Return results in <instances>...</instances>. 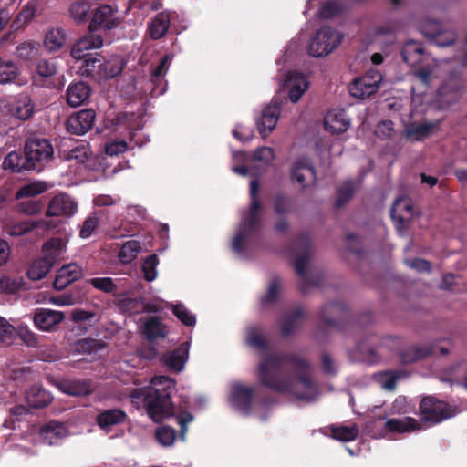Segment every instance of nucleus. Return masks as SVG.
<instances>
[{
  "instance_id": "f704fd0d",
  "label": "nucleus",
  "mask_w": 467,
  "mask_h": 467,
  "mask_svg": "<svg viewBox=\"0 0 467 467\" xmlns=\"http://www.w3.org/2000/svg\"><path fill=\"white\" fill-rule=\"evenodd\" d=\"M438 125L439 121L435 123L411 124L406 130V137L411 140L421 141L428 138Z\"/></svg>"
},
{
  "instance_id": "f3484780",
  "label": "nucleus",
  "mask_w": 467,
  "mask_h": 467,
  "mask_svg": "<svg viewBox=\"0 0 467 467\" xmlns=\"http://www.w3.org/2000/svg\"><path fill=\"white\" fill-rule=\"evenodd\" d=\"M282 102L274 100L266 106L257 119V129L263 138H265L275 128L281 113Z\"/></svg>"
},
{
  "instance_id": "774afa93",
  "label": "nucleus",
  "mask_w": 467,
  "mask_h": 467,
  "mask_svg": "<svg viewBox=\"0 0 467 467\" xmlns=\"http://www.w3.org/2000/svg\"><path fill=\"white\" fill-rule=\"evenodd\" d=\"M168 55L164 56L161 58L157 67L153 69L151 74V81L152 83H157L161 80V78L164 77L168 70Z\"/></svg>"
},
{
  "instance_id": "4d7b16f0",
  "label": "nucleus",
  "mask_w": 467,
  "mask_h": 467,
  "mask_svg": "<svg viewBox=\"0 0 467 467\" xmlns=\"http://www.w3.org/2000/svg\"><path fill=\"white\" fill-rule=\"evenodd\" d=\"M341 11L342 7L337 2L327 1L321 5L319 15L322 18L329 19L339 15Z\"/></svg>"
},
{
  "instance_id": "39448f33",
  "label": "nucleus",
  "mask_w": 467,
  "mask_h": 467,
  "mask_svg": "<svg viewBox=\"0 0 467 467\" xmlns=\"http://www.w3.org/2000/svg\"><path fill=\"white\" fill-rule=\"evenodd\" d=\"M420 424L434 426L453 416L450 404L434 396L422 398L419 406Z\"/></svg>"
},
{
  "instance_id": "bb28decb",
  "label": "nucleus",
  "mask_w": 467,
  "mask_h": 467,
  "mask_svg": "<svg viewBox=\"0 0 467 467\" xmlns=\"http://www.w3.org/2000/svg\"><path fill=\"white\" fill-rule=\"evenodd\" d=\"M350 121L346 118L342 109L330 111L324 119V126L327 131L333 134H341L348 130Z\"/></svg>"
},
{
  "instance_id": "de8ad7c7",
  "label": "nucleus",
  "mask_w": 467,
  "mask_h": 467,
  "mask_svg": "<svg viewBox=\"0 0 467 467\" xmlns=\"http://www.w3.org/2000/svg\"><path fill=\"white\" fill-rule=\"evenodd\" d=\"M17 73L18 68L13 61L0 57V84L13 81Z\"/></svg>"
},
{
  "instance_id": "a878e982",
  "label": "nucleus",
  "mask_w": 467,
  "mask_h": 467,
  "mask_svg": "<svg viewBox=\"0 0 467 467\" xmlns=\"http://www.w3.org/2000/svg\"><path fill=\"white\" fill-rule=\"evenodd\" d=\"M127 414L120 409H109L99 412L96 417L98 426L109 432L112 426L123 423Z\"/></svg>"
},
{
  "instance_id": "c756f323",
  "label": "nucleus",
  "mask_w": 467,
  "mask_h": 467,
  "mask_svg": "<svg viewBox=\"0 0 467 467\" xmlns=\"http://www.w3.org/2000/svg\"><path fill=\"white\" fill-rule=\"evenodd\" d=\"M385 429L389 432H412L421 430V424L412 417H405L403 419H389L385 422Z\"/></svg>"
},
{
  "instance_id": "6e6552de",
  "label": "nucleus",
  "mask_w": 467,
  "mask_h": 467,
  "mask_svg": "<svg viewBox=\"0 0 467 467\" xmlns=\"http://www.w3.org/2000/svg\"><path fill=\"white\" fill-rule=\"evenodd\" d=\"M382 78L379 70L370 69L352 81L349 86V93L357 99L368 98L379 90Z\"/></svg>"
},
{
  "instance_id": "a18cd8bd",
  "label": "nucleus",
  "mask_w": 467,
  "mask_h": 467,
  "mask_svg": "<svg viewBox=\"0 0 467 467\" xmlns=\"http://www.w3.org/2000/svg\"><path fill=\"white\" fill-rule=\"evenodd\" d=\"M47 190V185L41 182H30L23 185L16 193V198L21 200L24 198L34 197L43 193Z\"/></svg>"
},
{
  "instance_id": "f8f14e48",
  "label": "nucleus",
  "mask_w": 467,
  "mask_h": 467,
  "mask_svg": "<svg viewBox=\"0 0 467 467\" xmlns=\"http://www.w3.org/2000/svg\"><path fill=\"white\" fill-rule=\"evenodd\" d=\"M421 33L438 47H449L455 43L456 35L445 29L437 21H428L420 26Z\"/></svg>"
},
{
  "instance_id": "58836bf2",
  "label": "nucleus",
  "mask_w": 467,
  "mask_h": 467,
  "mask_svg": "<svg viewBox=\"0 0 467 467\" xmlns=\"http://www.w3.org/2000/svg\"><path fill=\"white\" fill-rule=\"evenodd\" d=\"M12 114L19 119L26 120L34 113V104L27 97L19 99L12 107Z\"/></svg>"
},
{
  "instance_id": "7c9ffc66",
  "label": "nucleus",
  "mask_w": 467,
  "mask_h": 467,
  "mask_svg": "<svg viewBox=\"0 0 467 467\" xmlns=\"http://www.w3.org/2000/svg\"><path fill=\"white\" fill-rule=\"evenodd\" d=\"M68 14L76 24H86L92 16L91 3L88 0H75L69 5Z\"/></svg>"
},
{
  "instance_id": "864d4df0",
  "label": "nucleus",
  "mask_w": 467,
  "mask_h": 467,
  "mask_svg": "<svg viewBox=\"0 0 467 467\" xmlns=\"http://www.w3.org/2000/svg\"><path fill=\"white\" fill-rule=\"evenodd\" d=\"M99 224V219L96 212L92 213L89 216H88L79 231V236L82 239H87L92 235L95 230L98 228Z\"/></svg>"
},
{
  "instance_id": "72a5a7b5",
  "label": "nucleus",
  "mask_w": 467,
  "mask_h": 467,
  "mask_svg": "<svg viewBox=\"0 0 467 467\" xmlns=\"http://www.w3.org/2000/svg\"><path fill=\"white\" fill-rule=\"evenodd\" d=\"M430 347L414 345L404 348L400 354V361L403 364H411L423 359L431 354Z\"/></svg>"
},
{
  "instance_id": "4c0bfd02",
  "label": "nucleus",
  "mask_w": 467,
  "mask_h": 467,
  "mask_svg": "<svg viewBox=\"0 0 467 467\" xmlns=\"http://www.w3.org/2000/svg\"><path fill=\"white\" fill-rule=\"evenodd\" d=\"M330 430L332 437L342 441H354L359 433L358 427L355 423L350 426H331Z\"/></svg>"
},
{
  "instance_id": "a211bd4d",
  "label": "nucleus",
  "mask_w": 467,
  "mask_h": 467,
  "mask_svg": "<svg viewBox=\"0 0 467 467\" xmlns=\"http://www.w3.org/2000/svg\"><path fill=\"white\" fill-rule=\"evenodd\" d=\"M189 343L183 342L175 349L164 353L161 357V362L170 370L181 372L189 358Z\"/></svg>"
},
{
  "instance_id": "473e14b6",
  "label": "nucleus",
  "mask_w": 467,
  "mask_h": 467,
  "mask_svg": "<svg viewBox=\"0 0 467 467\" xmlns=\"http://www.w3.org/2000/svg\"><path fill=\"white\" fill-rule=\"evenodd\" d=\"M171 18L165 12L158 13L149 25V36L151 39L157 40L163 37L169 27Z\"/></svg>"
},
{
  "instance_id": "680f3d73",
  "label": "nucleus",
  "mask_w": 467,
  "mask_h": 467,
  "mask_svg": "<svg viewBox=\"0 0 467 467\" xmlns=\"http://www.w3.org/2000/svg\"><path fill=\"white\" fill-rule=\"evenodd\" d=\"M36 72L44 78L51 77L57 72L56 65L50 60L40 59L36 65Z\"/></svg>"
},
{
  "instance_id": "ddd939ff",
  "label": "nucleus",
  "mask_w": 467,
  "mask_h": 467,
  "mask_svg": "<svg viewBox=\"0 0 467 467\" xmlns=\"http://www.w3.org/2000/svg\"><path fill=\"white\" fill-rule=\"evenodd\" d=\"M95 119V110L92 109H81L68 117L66 122L67 130L73 135H84L92 129Z\"/></svg>"
},
{
  "instance_id": "603ef678",
  "label": "nucleus",
  "mask_w": 467,
  "mask_h": 467,
  "mask_svg": "<svg viewBox=\"0 0 467 467\" xmlns=\"http://www.w3.org/2000/svg\"><path fill=\"white\" fill-rule=\"evenodd\" d=\"M173 315L187 327H192L196 323V317L182 304L172 305Z\"/></svg>"
},
{
  "instance_id": "09e8293b",
  "label": "nucleus",
  "mask_w": 467,
  "mask_h": 467,
  "mask_svg": "<svg viewBox=\"0 0 467 467\" xmlns=\"http://www.w3.org/2000/svg\"><path fill=\"white\" fill-rule=\"evenodd\" d=\"M155 438L162 446H171L176 439V431L171 426L164 425L156 429Z\"/></svg>"
},
{
  "instance_id": "0e129e2a",
  "label": "nucleus",
  "mask_w": 467,
  "mask_h": 467,
  "mask_svg": "<svg viewBox=\"0 0 467 467\" xmlns=\"http://www.w3.org/2000/svg\"><path fill=\"white\" fill-rule=\"evenodd\" d=\"M36 53V45L33 42H24L17 47V55L20 58L29 60Z\"/></svg>"
},
{
  "instance_id": "cd10ccee",
  "label": "nucleus",
  "mask_w": 467,
  "mask_h": 467,
  "mask_svg": "<svg viewBox=\"0 0 467 467\" xmlns=\"http://www.w3.org/2000/svg\"><path fill=\"white\" fill-rule=\"evenodd\" d=\"M52 399L51 393L39 384H34L26 392L27 404L35 409L47 407L52 401Z\"/></svg>"
},
{
  "instance_id": "ea45409f",
  "label": "nucleus",
  "mask_w": 467,
  "mask_h": 467,
  "mask_svg": "<svg viewBox=\"0 0 467 467\" xmlns=\"http://www.w3.org/2000/svg\"><path fill=\"white\" fill-rule=\"evenodd\" d=\"M464 89L463 81L461 78L452 77L447 79L440 88V94L442 96L452 95L453 99L462 96Z\"/></svg>"
},
{
  "instance_id": "6e6d98bb",
  "label": "nucleus",
  "mask_w": 467,
  "mask_h": 467,
  "mask_svg": "<svg viewBox=\"0 0 467 467\" xmlns=\"http://www.w3.org/2000/svg\"><path fill=\"white\" fill-rule=\"evenodd\" d=\"M279 289L280 280L278 278H274L268 285L266 294L262 297V305L266 306L275 303L278 299Z\"/></svg>"
},
{
  "instance_id": "393cba45",
  "label": "nucleus",
  "mask_w": 467,
  "mask_h": 467,
  "mask_svg": "<svg viewBox=\"0 0 467 467\" xmlns=\"http://www.w3.org/2000/svg\"><path fill=\"white\" fill-rule=\"evenodd\" d=\"M306 313L302 307H296L285 314L281 319V334L286 337L299 329L301 321L305 318Z\"/></svg>"
},
{
  "instance_id": "052dcab7",
  "label": "nucleus",
  "mask_w": 467,
  "mask_h": 467,
  "mask_svg": "<svg viewBox=\"0 0 467 467\" xmlns=\"http://www.w3.org/2000/svg\"><path fill=\"white\" fill-rule=\"evenodd\" d=\"M17 333L21 340L27 346V347H37L38 345V339L36 336V334L31 331L26 326H19L17 329Z\"/></svg>"
},
{
  "instance_id": "37998d69",
  "label": "nucleus",
  "mask_w": 467,
  "mask_h": 467,
  "mask_svg": "<svg viewBox=\"0 0 467 467\" xmlns=\"http://www.w3.org/2000/svg\"><path fill=\"white\" fill-rule=\"evenodd\" d=\"M144 334L149 340H156L165 337L162 324L158 317H151L145 322Z\"/></svg>"
},
{
  "instance_id": "423d86ee",
  "label": "nucleus",
  "mask_w": 467,
  "mask_h": 467,
  "mask_svg": "<svg viewBox=\"0 0 467 467\" xmlns=\"http://www.w3.org/2000/svg\"><path fill=\"white\" fill-rule=\"evenodd\" d=\"M261 202H250L249 212L240 223V230L236 233L232 242V249L241 255L244 254V240L256 234L261 228Z\"/></svg>"
},
{
  "instance_id": "c03bdc74",
  "label": "nucleus",
  "mask_w": 467,
  "mask_h": 467,
  "mask_svg": "<svg viewBox=\"0 0 467 467\" xmlns=\"http://www.w3.org/2000/svg\"><path fill=\"white\" fill-rule=\"evenodd\" d=\"M90 157L88 144H80L69 150H64L63 158L66 161H75L77 163H84Z\"/></svg>"
},
{
  "instance_id": "20e7f679",
  "label": "nucleus",
  "mask_w": 467,
  "mask_h": 467,
  "mask_svg": "<svg viewBox=\"0 0 467 467\" xmlns=\"http://www.w3.org/2000/svg\"><path fill=\"white\" fill-rule=\"evenodd\" d=\"M289 253L295 258L294 266L296 273L301 278L299 290L302 294H306L309 286H319L322 283L320 276H313L306 271L310 258L311 238L307 234H300L291 241L288 246Z\"/></svg>"
},
{
  "instance_id": "412c9836",
  "label": "nucleus",
  "mask_w": 467,
  "mask_h": 467,
  "mask_svg": "<svg viewBox=\"0 0 467 467\" xmlns=\"http://www.w3.org/2000/svg\"><path fill=\"white\" fill-rule=\"evenodd\" d=\"M82 276V269L77 264H68L63 265L57 274L53 286L56 290L61 291L65 289L74 281Z\"/></svg>"
},
{
  "instance_id": "9d476101",
  "label": "nucleus",
  "mask_w": 467,
  "mask_h": 467,
  "mask_svg": "<svg viewBox=\"0 0 467 467\" xmlns=\"http://www.w3.org/2000/svg\"><path fill=\"white\" fill-rule=\"evenodd\" d=\"M290 178L292 183H298L305 192L317 183V172L309 159L300 158L292 166Z\"/></svg>"
},
{
  "instance_id": "6ab92c4d",
  "label": "nucleus",
  "mask_w": 467,
  "mask_h": 467,
  "mask_svg": "<svg viewBox=\"0 0 467 467\" xmlns=\"http://www.w3.org/2000/svg\"><path fill=\"white\" fill-rule=\"evenodd\" d=\"M88 30H89L88 28ZM103 39L97 32L88 31L86 36L78 40L71 48V56L75 59H82L88 56V51L101 47Z\"/></svg>"
},
{
  "instance_id": "c85d7f7f",
  "label": "nucleus",
  "mask_w": 467,
  "mask_h": 467,
  "mask_svg": "<svg viewBox=\"0 0 467 467\" xmlns=\"http://www.w3.org/2000/svg\"><path fill=\"white\" fill-rule=\"evenodd\" d=\"M66 426L57 420H50L40 429V437L48 445L57 444L58 440L66 436Z\"/></svg>"
},
{
  "instance_id": "9b49d317",
  "label": "nucleus",
  "mask_w": 467,
  "mask_h": 467,
  "mask_svg": "<svg viewBox=\"0 0 467 467\" xmlns=\"http://www.w3.org/2000/svg\"><path fill=\"white\" fill-rule=\"evenodd\" d=\"M120 19L117 16V11L109 5H101L92 14L88 29L90 32L99 30H111L117 28Z\"/></svg>"
},
{
  "instance_id": "4be33fe9",
  "label": "nucleus",
  "mask_w": 467,
  "mask_h": 467,
  "mask_svg": "<svg viewBox=\"0 0 467 467\" xmlns=\"http://www.w3.org/2000/svg\"><path fill=\"white\" fill-rule=\"evenodd\" d=\"M285 86L288 89V98L293 102H297L308 88V82L306 77L299 72H289Z\"/></svg>"
},
{
  "instance_id": "a19ab883",
  "label": "nucleus",
  "mask_w": 467,
  "mask_h": 467,
  "mask_svg": "<svg viewBox=\"0 0 467 467\" xmlns=\"http://www.w3.org/2000/svg\"><path fill=\"white\" fill-rule=\"evenodd\" d=\"M356 186L353 181L348 180L344 182L337 191V198L335 207L341 208L346 205L353 197Z\"/></svg>"
},
{
  "instance_id": "13d9d810",
  "label": "nucleus",
  "mask_w": 467,
  "mask_h": 467,
  "mask_svg": "<svg viewBox=\"0 0 467 467\" xmlns=\"http://www.w3.org/2000/svg\"><path fill=\"white\" fill-rule=\"evenodd\" d=\"M290 198L284 193H279L275 196L274 209L276 214L284 215L290 211Z\"/></svg>"
},
{
  "instance_id": "4468645a",
  "label": "nucleus",
  "mask_w": 467,
  "mask_h": 467,
  "mask_svg": "<svg viewBox=\"0 0 467 467\" xmlns=\"http://www.w3.org/2000/svg\"><path fill=\"white\" fill-rule=\"evenodd\" d=\"M254 395V388L240 382L232 385L230 402L243 414H250Z\"/></svg>"
},
{
  "instance_id": "bf43d9fd",
  "label": "nucleus",
  "mask_w": 467,
  "mask_h": 467,
  "mask_svg": "<svg viewBox=\"0 0 467 467\" xmlns=\"http://www.w3.org/2000/svg\"><path fill=\"white\" fill-rule=\"evenodd\" d=\"M22 286V281L16 278L2 277L0 278V292L5 294H15Z\"/></svg>"
},
{
  "instance_id": "69168bd1",
  "label": "nucleus",
  "mask_w": 467,
  "mask_h": 467,
  "mask_svg": "<svg viewBox=\"0 0 467 467\" xmlns=\"http://www.w3.org/2000/svg\"><path fill=\"white\" fill-rule=\"evenodd\" d=\"M13 333L14 327L5 317H0V342L10 343Z\"/></svg>"
},
{
  "instance_id": "2f4dec72",
  "label": "nucleus",
  "mask_w": 467,
  "mask_h": 467,
  "mask_svg": "<svg viewBox=\"0 0 467 467\" xmlns=\"http://www.w3.org/2000/svg\"><path fill=\"white\" fill-rule=\"evenodd\" d=\"M82 59L83 64L80 67L82 75L93 78L96 80L102 79L103 56L97 53L95 57L88 55Z\"/></svg>"
},
{
  "instance_id": "c9c22d12",
  "label": "nucleus",
  "mask_w": 467,
  "mask_h": 467,
  "mask_svg": "<svg viewBox=\"0 0 467 467\" xmlns=\"http://www.w3.org/2000/svg\"><path fill=\"white\" fill-rule=\"evenodd\" d=\"M125 67L124 60L119 56H113L109 59L103 57L102 79L111 78L119 75Z\"/></svg>"
},
{
  "instance_id": "2eb2a0df",
  "label": "nucleus",
  "mask_w": 467,
  "mask_h": 467,
  "mask_svg": "<svg viewBox=\"0 0 467 467\" xmlns=\"http://www.w3.org/2000/svg\"><path fill=\"white\" fill-rule=\"evenodd\" d=\"M78 210L77 202L67 193L55 195L48 202L46 210L47 217L71 216Z\"/></svg>"
},
{
  "instance_id": "7ed1b4c3",
  "label": "nucleus",
  "mask_w": 467,
  "mask_h": 467,
  "mask_svg": "<svg viewBox=\"0 0 467 467\" xmlns=\"http://www.w3.org/2000/svg\"><path fill=\"white\" fill-rule=\"evenodd\" d=\"M54 149L51 142L44 138L33 136L26 139L24 150L9 152L3 161V168L14 173L28 171L40 172L52 160Z\"/></svg>"
},
{
  "instance_id": "aec40b11",
  "label": "nucleus",
  "mask_w": 467,
  "mask_h": 467,
  "mask_svg": "<svg viewBox=\"0 0 467 467\" xmlns=\"http://www.w3.org/2000/svg\"><path fill=\"white\" fill-rule=\"evenodd\" d=\"M401 56L404 62L411 67L420 66L428 57L423 44L415 40H409L404 44Z\"/></svg>"
},
{
  "instance_id": "e2e57ef3",
  "label": "nucleus",
  "mask_w": 467,
  "mask_h": 467,
  "mask_svg": "<svg viewBox=\"0 0 467 467\" xmlns=\"http://www.w3.org/2000/svg\"><path fill=\"white\" fill-rule=\"evenodd\" d=\"M322 371L327 375H336L337 373V366L331 355L327 351L321 354Z\"/></svg>"
},
{
  "instance_id": "f257e3e1",
  "label": "nucleus",
  "mask_w": 467,
  "mask_h": 467,
  "mask_svg": "<svg viewBox=\"0 0 467 467\" xmlns=\"http://www.w3.org/2000/svg\"><path fill=\"white\" fill-rule=\"evenodd\" d=\"M246 344L262 353L256 368L259 384L279 394L293 395L298 400H314L317 385L308 374L310 362L294 352L266 353L269 340L256 327H249Z\"/></svg>"
},
{
  "instance_id": "79ce46f5",
  "label": "nucleus",
  "mask_w": 467,
  "mask_h": 467,
  "mask_svg": "<svg viewBox=\"0 0 467 467\" xmlns=\"http://www.w3.org/2000/svg\"><path fill=\"white\" fill-rule=\"evenodd\" d=\"M52 267L49 263H47L43 258L34 260L29 266L26 275L29 279L36 281L44 278Z\"/></svg>"
},
{
  "instance_id": "338daca9",
  "label": "nucleus",
  "mask_w": 467,
  "mask_h": 467,
  "mask_svg": "<svg viewBox=\"0 0 467 467\" xmlns=\"http://www.w3.org/2000/svg\"><path fill=\"white\" fill-rule=\"evenodd\" d=\"M406 264L420 273H430L431 271V264L430 261L422 258H413L406 260Z\"/></svg>"
},
{
  "instance_id": "e433bc0d",
  "label": "nucleus",
  "mask_w": 467,
  "mask_h": 467,
  "mask_svg": "<svg viewBox=\"0 0 467 467\" xmlns=\"http://www.w3.org/2000/svg\"><path fill=\"white\" fill-rule=\"evenodd\" d=\"M93 387L90 379H72L66 385L65 392L70 396H86L92 392Z\"/></svg>"
},
{
  "instance_id": "f03ea898",
  "label": "nucleus",
  "mask_w": 467,
  "mask_h": 467,
  "mask_svg": "<svg viewBox=\"0 0 467 467\" xmlns=\"http://www.w3.org/2000/svg\"><path fill=\"white\" fill-rule=\"evenodd\" d=\"M175 380L170 377L156 376L150 386L134 389L130 397L142 403L148 416L154 422H160L173 415L171 395L175 390Z\"/></svg>"
},
{
  "instance_id": "0eeeda50",
  "label": "nucleus",
  "mask_w": 467,
  "mask_h": 467,
  "mask_svg": "<svg viewBox=\"0 0 467 467\" xmlns=\"http://www.w3.org/2000/svg\"><path fill=\"white\" fill-rule=\"evenodd\" d=\"M343 36L330 26L320 27L308 45V54L320 57L330 54L342 42Z\"/></svg>"
},
{
  "instance_id": "5fc2aeb1",
  "label": "nucleus",
  "mask_w": 467,
  "mask_h": 467,
  "mask_svg": "<svg viewBox=\"0 0 467 467\" xmlns=\"http://www.w3.org/2000/svg\"><path fill=\"white\" fill-rule=\"evenodd\" d=\"M159 264L157 254L149 255L142 264V271L145 280L151 282L157 276L156 267Z\"/></svg>"
},
{
  "instance_id": "dca6fc26",
  "label": "nucleus",
  "mask_w": 467,
  "mask_h": 467,
  "mask_svg": "<svg viewBox=\"0 0 467 467\" xmlns=\"http://www.w3.org/2000/svg\"><path fill=\"white\" fill-rule=\"evenodd\" d=\"M46 5V0H29L19 11L10 25L13 31L26 26L34 17L41 15Z\"/></svg>"
},
{
  "instance_id": "5701e85b",
  "label": "nucleus",
  "mask_w": 467,
  "mask_h": 467,
  "mask_svg": "<svg viewBox=\"0 0 467 467\" xmlns=\"http://www.w3.org/2000/svg\"><path fill=\"white\" fill-rule=\"evenodd\" d=\"M91 94L90 87L82 82L71 83L67 90V102L72 108L79 107L88 101Z\"/></svg>"
},
{
  "instance_id": "8fccbe9b",
  "label": "nucleus",
  "mask_w": 467,
  "mask_h": 467,
  "mask_svg": "<svg viewBox=\"0 0 467 467\" xmlns=\"http://www.w3.org/2000/svg\"><path fill=\"white\" fill-rule=\"evenodd\" d=\"M64 40L61 29H52L46 34L45 46L50 51H56L63 46Z\"/></svg>"
},
{
  "instance_id": "3c124183",
  "label": "nucleus",
  "mask_w": 467,
  "mask_h": 467,
  "mask_svg": "<svg viewBox=\"0 0 467 467\" xmlns=\"http://www.w3.org/2000/svg\"><path fill=\"white\" fill-rule=\"evenodd\" d=\"M95 289L107 294L115 293L118 289L117 285L111 277H94L88 280Z\"/></svg>"
},
{
  "instance_id": "b1692460",
  "label": "nucleus",
  "mask_w": 467,
  "mask_h": 467,
  "mask_svg": "<svg viewBox=\"0 0 467 467\" xmlns=\"http://www.w3.org/2000/svg\"><path fill=\"white\" fill-rule=\"evenodd\" d=\"M65 316L60 311L41 308L34 315L35 326L44 331H49L53 327L62 322Z\"/></svg>"
},
{
  "instance_id": "1a4fd4ad",
  "label": "nucleus",
  "mask_w": 467,
  "mask_h": 467,
  "mask_svg": "<svg viewBox=\"0 0 467 467\" xmlns=\"http://www.w3.org/2000/svg\"><path fill=\"white\" fill-rule=\"evenodd\" d=\"M350 312L346 304L337 302L326 305L319 313V318L327 328L342 329L348 323Z\"/></svg>"
},
{
  "instance_id": "49530a36",
  "label": "nucleus",
  "mask_w": 467,
  "mask_h": 467,
  "mask_svg": "<svg viewBox=\"0 0 467 467\" xmlns=\"http://www.w3.org/2000/svg\"><path fill=\"white\" fill-rule=\"evenodd\" d=\"M140 249V243L134 240L126 242L119 252V258L123 264H130L136 258Z\"/></svg>"
}]
</instances>
